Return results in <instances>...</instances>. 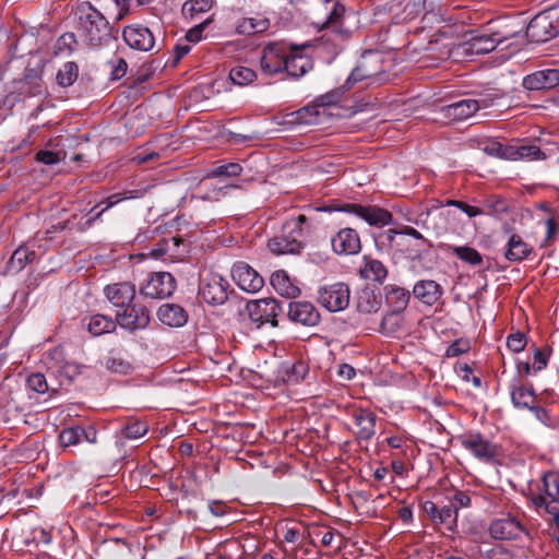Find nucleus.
I'll return each instance as SVG.
<instances>
[{
    "mask_svg": "<svg viewBox=\"0 0 559 559\" xmlns=\"http://www.w3.org/2000/svg\"><path fill=\"white\" fill-rule=\"evenodd\" d=\"M76 29L82 40L92 48L107 45L112 38V26L91 2H79L73 8Z\"/></svg>",
    "mask_w": 559,
    "mask_h": 559,
    "instance_id": "nucleus-1",
    "label": "nucleus"
},
{
    "mask_svg": "<svg viewBox=\"0 0 559 559\" xmlns=\"http://www.w3.org/2000/svg\"><path fill=\"white\" fill-rule=\"evenodd\" d=\"M314 212H345L353 214L370 226L383 227L392 223V214L378 205H362L358 203H343L335 206H323V209H316Z\"/></svg>",
    "mask_w": 559,
    "mask_h": 559,
    "instance_id": "nucleus-2",
    "label": "nucleus"
},
{
    "mask_svg": "<svg viewBox=\"0 0 559 559\" xmlns=\"http://www.w3.org/2000/svg\"><path fill=\"white\" fill-rule=\"evenodd\" d=\"M316 209L317 207L309 210L310 215L299 214L296 217L287 219L282 227V231L285 233V237H288L289 240H292V243H295L299 250L305 247L307 240L316 229V225L313 223V214L317 213L313 210Z\"/></svg>",
    "mask_w": 559,
    "mask_h": 559,
    "instance_id": "nucleus-3",
    "label": "nucleus"
},
{
    "mask_svg": "<svg viewBox=\"0 0 559 559\" xmlns=\"http://www.w3.org/2000/svg\"><path fill=\"white\" fill-rule=\"evenodd\" d=\"M457 441L479 461L490 462L499 455V447L478 431L462 433Z\"/></svg>",
    "mask_w": 559,
    "mask_h": 559,
    "instance_id": "nucleus-4",
    "label": "nucleus"
},
{
    "mask_svg": "<svg viewBox=\"0 0 559 559\" xmlns=\"http://www.w3.org/2000/svg\"><path fill=\"white\" fill-rule=\"evenodd\" d=\"M229 283L217 273H207L201 280L199 286L200 297L209 305L219 306L227 301Z\"/></svg>",
    "mask_w": 559,
    "mask_h": 559,
    "instance_id": "nucleus-5",
    "label": "nucleus"
},
{
    "mask_svg": "<svg viewBox=\"0 0 559 559\" xmlns=\"http://www.w3.org/2000/svg\"><path fill=\"white\" fill-rule=\"evenodd\" d=\"M350 292L345 283L322 286L318 292V301L331 312L344 310L349 304Z\"/></svg>",
    "mask_w": 559,
    "mask_h": 559,
    "instance_id": "nucleus-6",
    "label": "nucleus"
},
{
    "mask_svg": "<svg viewBox=\"0 0 559 559\" xmlns=\"http://www.w3.org/2000/svg\"><path fill=\"white\" fill-rule=\"evenodd\" d=\"M287 47L283 43H270L262 49L260 66L266 75L284 72Z\"/></svg>",
    "mask_w": 559,
    "mask_h": 559,
    "instance_id": "nucleus-7",
    "label": "nucleus"
},
{
    "mask_svg": "<svg viewBox=\"0 0 559 559\" xmlns=\"http://www.w3.org/2000/svg\"><path fill=\"white\" fill-rule=\"evenodd\" d=\"M247 311L251 321L262 325L271 323L277 325L276 317L282 311L280 304L274 298H263L247 304Z\"/></svg>",
    "mask_w": 559,
    "mask_h": 559,
    "instance_id": "nucleus-8",
    "label": "nucleus"
},
{
    "mask_svg": "<svg viewBox=\"0 0 559 559\" xmlns=\"http://www.w3.org/2000/svg\"><path fill=\"white\" fill-rule=\"evenodd\" d=\"M525 34L532 43H545L557 36L558 25L547 12H543L531 20Z\"/></svg>",
    "mask_w": 559,
    "mask_h": 559,
    "instance_id": "nucleus-9",
    "label": "nucleus"
},
{
    "mask_svg": "<svg viewBox=\"0 0 559 559\" xmlns=\"http://www.w3.org/2000/svg\"><path fill=\"white\" fill-rule=\"evenodd\" d=\"M176 289V280L169 272H156L151 274L145 285L141 287V294L154 299L169 297Z\"/></svg>",
    "mask_w": 559,
    "mask_h": 559,
    "instance_id": "nucleus-10",
    "label": "nucleus"
},
{
    "mask_svg": "<svg viewBox=\"0 0 559 559\" xmlns=\"http://www.w3.org/2000/svg\"><path fill=\"white\" fill-rule=\"evenodd\" d=\"M491 537L495 539H521L528 536V531L515 516L507 515L491 522L489 526Z\"/></svg>",
    "mask_w": 559,
    "mask_h": 559,
    "instance_id": "nucleus-11",
    "label": "nucleus"
},
{
    "mask_svg": "<svg viewBox=\"0 0 559 559\" xmlns=\"http://www.w3.org/2000/svg\"><path fill=\"white\" fill-rule=\"evenodd\" d=\"M116 320L122 329L142 330L150 323V312L146 307L132 302L130 307L116 310Z\"/></svg>",
    "mask_w": 559,
    "mask_h": 559,
    "instance_id": "nucleus-12",
    "label": "nucleus"
},
{
    "mask_svg": "<svg viewBox=\"0 0 559 559\" xmlns=\"http://www.w3.org/2000/svg\"><path fill=\"white\" fill-rule=\"evenodd\" d=\"M231 276L238 287L247 293H257L264 285L263 277L246 262L235 263Z\"/></svg>",
    "mask_w": 559,
    "mask_h": 559,
    "instance_id": "nucleus-13",
    "label": "nucleus"
},
{
    "mask_svg": "<svg viewBox=\"0 0 559 559\" xmlns=\"http://www.w3.org/2000/svg\"><path fill=\"white\" fill-rule=\"evenodd\" d=\"M103 292L106 300L117 310L130 307L136 294L135 285L130 282L108 284Z\"/></svg>",
    "mask_w": 559,
    "mask_h": 559,
    "instance_id": "nucleus-14",
    "label": "nucleus"
},
{
    "mask_svg": "<svg viewBox=\"0 0 559 559\" xmlns=\"http://www.w3.org/2000/svg\"><path fill=\"white\" fill-rule=\"evenodd\" d=\"M331 246L338 255L357 254L361 249L360 236L356 229L345 227L332 236Z\"/></svg>",
    "mask_w": 559,
    "mask_h": 559,
    "instance_id": "nucleus-15",
    "label": "nucleus"
},
{
    "mask_svg": "<svg viewBox=\"0 0 559 559\" xmlns=\"http://www.w3.org/2000/svg\"><path fill=\"white\" fill-rule=\"evenodd\" d=\"M356 429L353 431L358 441H369L376 435L377 415L367 408L354 407L350 411Z\"/></svg>",
    "mask_w": 559,
    "mask_h": 559,
    "instance_id": "nucleus-16",
    "label": "nucleus"
},
{
    "mask_svg": "<svg viewBox=\"0 0 559 559\" xmlns=\"http://www.w3.org/2000/svg\"><path fill=\"white\" fill-rule=\"evenodd\" d=\"M122 37L129 47L140 51H150L155 44L153 33L147 27L139 24L126 26Z\"/></svg>",
    "mask_w": 559,
    "mask_h": 559,
    "instance_id": "nucleus-17",
    "label": "nucleus"
},
{
    "mask_svg": "<svg viewBox=\"0 0 559 559\" xmlns=\"http://www.w3.org/2000/svg\"><path fill=\"white\" fill-rule=\"evenodd\" d=\"M429 119L436 123L450 124L472 118L480 107H429Z\"/></svg>",
    "mask_w": 559,
    "mask_h": 559,
    "instance_id": "nucleus-18",
    "label": "nucleus"
},
{
    "mask_svg": "<svg viewBox=\"0 0 559 559\" xmlns=\"http://www.w3.org/2000/svg\"><path fill=\"white\" fill-rule=\"evenodd\" d=\"M503 39L504 37H501L498 33L491 35H476L462 43L460 48L465 55H485L495 50L498 44L502 43Z\"/></svg>",
    "mask_w": 559,
    "mask_h": 559,
    "instance_id": "nucleus-19",
    "label": "nucleus"
},
{
    "mask_svg": "<svg viewBox=\"0 0 559 559\" xmlns=\"http://www.w3.org/2000/svg\"><path fill=\"white\" fill-rule=\"evenodd\" d=\"M287 314L290 321L305 326H316L320 322L319 311L308 301H290Z\"/></svg>",
    "mask_w": 559,
    "mask_h": 559,
    "instance_id": "nucleus-20",
    "label": "nucleus"
},
{
    "mask_svg": "<svg viewBox=\"0 0 559 559\" xmlns=\"http://www.w3.org/2000/svg\"><path fill=\"white\" fill-rule=\"evenodd\" d=\"M523 87L528 91L550 90L559 85V69L538 70L523 78Z\"/></svg>",
    "mask_w": 559,
    "mask_h": 559,
    "instance_id": "nucleus-21",
    "label": "nucleus"
},
{
    "mask_svg": "<svg viewBox=\"0 0 559 559\" xmlns=\"http://www.w3.org/2000/svg\"><path fill=\"white\" fill-rule=\"evenodd\" d=\"M83 440L95 444L97 442V431L93 427L74 426L64 428L59 433V442L61 447H72L80 444Z\"/></svg>",
    "mask_w": 559,
    "mask_h": 559,
    "instance_id": "nucleus-22",
    "label": "nucleus"
},
{
    "mask_svg": "<svg viewBox=\"0 0 559 559\" xmlns=\"http://www.w3.org/2000/svg\"><path fill=\"white\" fill-rule=\"evenodd\" d=\"M370 74L366 73L361 67H357L353 70L350 75L348 76L346 83L335 90H332L328 92L324 95L319 96L314 99L312 105H337L342 102V96L345 93V91L349 90L352 82H359L367 78H369Z\"/></svg>",
    "mask_w": 559,
    "mask_h": 559,
    "instance_id": "nucleus-23",
    "label": "nucleus"
},
{
    "mask_svg": "<svg viewBox=\"0 0 559 559\" xmlns=\"http://www.w3.org/2000/svg\"><path fill=\"white\" fill-rule=\"evenodd\" d=\"M511 402L515 408L530 409L536 403H540V399L534 392L532 384L526 385L520 382H513L510 385Z\"/></svg>",
    "mask_w": 559,
    "mask_h": 559,
    "instance_id": "nucleus-24",
    "label": "nucleus"
},
{
    "mask_svg": "<svg viewBox=\"0 0 559 559\" xmlns=\"http://www.w3.org/2000/svg\"><path fill=\"white\" fill-rule=\"evenodd\" d=\"M313 68V62L307 55L300 50L287 51L285 58L284 71L288 76L300 78Z\"/></svg>",
    "mask_w": 559,
    "mask_h": 559,
    "instance_id": "nucleus-25",
    "label": "nucleus"
},
{
    "mask_svg": "<svg viewBox=\"0 0 559 559\" xmlns=\"http://www.w3.org/2000/svg\"><path fill=\"white\" fill-rule=\"evenodd\" d=\"M308 373V366L302 360H287L280 365L277 378L287 384H297Z\"/></svg>",
    "mask_w": 559,
    "mask_h": 559,
    "instance_id": "nucleus-26",
    "label": "nucleus"
},
{
    "mask_svg": "<svg viewBox=\"0 0 559 559\" xmlns=\"http://www.w3.org/2000/svg\"><path fill=\"white\" fill-rule=\"evenodd\" d=\"M359 275L366 281L382 283L388 276V269L380 260L364 255Z\"/></svg>",
    "mask_w": 559,
    "mask_h": 559,
    "instance_id": "nucleus-27",
    "label": "nucleus"
},
{
    "mask_svg": "<svg viewBox=\"0 0 559 559\" xmlns=\"http://www.w3.org/2000/svg\"><path fill=\"white\" fill-rule=\"evenodd\" d=\"M442 287L435 281L424 280L414 285L413 294L421 302L431 306L442 296Z\"/></svg>",
    "mask_w": 559,
    "mask_h": 559,
    "instance_id": "nucleus-28",
    "label": "nucleus"
},
{
    "mask_svg": "<svg viewBox=\"0 0 559 559\" xmlns=\"http://www.w3.org/2000/svg\"><path fill=\"white\" fill-rule=\"evenodd\" d=\"M159 321L168 326L178 328L186 324L188 316L185 309L175 304H164L157 312Z\"/></svg>",
    "mask_w": 559,
    "mask_h": 559,
    "instance_id": "nucleus-29",
    "label": "nucleus"
},
{
    "mask_svg": "<svg viewBox=\"0 0 559 559\" xmlns=\"http://www.w3.org/2000/svg\"><path fill=\"white\" fill-rule=\"evenodd\" d=\"M533 252V247L516 234H513L506 247L504 258L510 262H520L530 257Z\"/></svg>",
    "mask_w": 559,
    "mask_h": 559,
    "instance_id": "nucleus-30",
    "label": "nucleus"
},
{
    "mask_svg": "<svg viewBox=\"0 0 559 559\" xmlns=\"http://www.w3.org/2000/svg\"><path fill=\"white\" fill-rule=\"evenodd\" d=\"M385 302L391 310L404 311L409 302L411 293L408 289L395 284L384 286Z\"/></svg>",
    "mask_w": 559,
    "mask_h": 559,
    "instance_id": "nucleus-31",
    "label": "nucleus"
},
{
    "mask_svg": "<svg viewBox=\"0 0 559 559\" xmlns=\"http://www.w3.org/2000/svg\"><path fill=\"white\" fill-rule=\"evenodd\" d=\"M271 285L281 295L287 298H296L300 294V289L293 283L288 274L278 270L271 275Z\"/></svg>",
    "mask_w": 559,
    "mask_h": 559,
    "instance_id": "nucleus-32",
    "label": "nucleus"
},
{
    "mask_svg": "<svg viewBox=\"0 0 559 559\" xmlns=\"http://www.w3.org/2000/svg\"><path fill=\"white\" fill-rule=\"evenodd\" d=\"M319 107H298L285 115V124H314L319 122Z\"/></svg>",
    "mask_w": 559,
    "mask_h": 559,
    "instance_id": "nucleus-33",
    "label": "nucleus"
},
{
    "mask_svg": "<svg viewBox=\"0 0 559 559\" xmlns=\"http://www.w3.org/2000/svg\"><path fill=\"white\" fill-rule=\"evenodd\" d=\"M87 331L93 336H100L116 330L117 320L104 314H94L84 320Z\"/></svg>",
    "mask_w": 559,
    "mask_h": 559,
    "instance_id": "nucleus-34",
    "label": "nucleus"
},
{
    "mask_svg": "<svg viewBox=\"0 0 559 559\" xmlns=\"http://www.w3.org/2000/svg\"><path fill=\"white\" fill-rule=\"evenodd\" d=\"M344 12V5L336 3L325 22L326 27L331 31V35L341 41H344L349 37V32L345 29L341 23Z\"/></svg>",
    "mask_w": 559,
    "mask_h": 559,
    "instance_id": "nucleus-35",
    "label": "nucleus"
},
{
    "mask_svg": "<svg viewBox=\"0 0 559 559\" xmlns=\"http://www.w3.org/2000/svg\"><path fill=\"white\" fill-rule=\"evenodd\" d=\"M511 160H542L546 159V154L535 144H515L511 145Z\"/></svg>",
    "mask_w": 559,
    "mask_h": 559,
    "instance_id": "nucleus-36",
    "label": "nucleus"
},
{
    "mask_svg": "<svg viewBox=\"0 0 559 559\" xmlns=\"http://www.w3.org/2000/svg\"><path fill=\"white\" fill-rule=\"evenodd\" d=\"M242 173V167L238 163H227L224 165L212 168L201 181V187H209L210 180L219 177H239Z\"/></svg>",
    "mask_w": 559,
    "mask_h": 559,
    "instance_id": "nucleus-37",
    "label": "nucleus"
},
{
    "mask_svg": "<svg viewBox=\"0 0 559 559\" xmlns=\"http://www.w3.org/2000/svg\"><path fill=\"white\" fill-rule=\"evenodd\" d=\"M270 26L269 20L264 17H243L238 21L236 32L240 35H254L265 32Z\"/></svg>",
    "mask_w": 559,
    "mask_h": 559,
    "instance_id": "nucleus-38",
    "label": "nucleus"
},
{
    "mask_svg": "<svg viewBox=\"0 0 559 559\" xmlns=\"http://www.w3.org/2000/svg\"><path fill=\"white\" fill-rule=\"evenodd\" d=\"M214 5V0H187L181 8L185 19L194 21L203 13H207Z\"/></svg>",
    "mask_w": 559,
    "mask_h": 559,
    "instance_id": "nucleus-39",
    "label": "nucleus"
},
{
    "mask_svg": "<svg viewBox=\"0 0 559 559\" xmlns=\"http://www.w3.org/2000/svg\"><path fill=\"white\" fill-rule=\"evenodd\" d=\"M36 254L34 251L26 247L17 248L11 255L9 261V269L12 272H19L23 270L28 263L35 259Z\"/></svg>",
    "mask_w": 559,
    "mask_h": 559,
    "instance_id": "nucleus-40",
    "label": "nucleus"
},
{
    "mask_svg": "<svg viewBox=\"0 0 559 559\" xmlns=\"http://www.w3.org/2000/svg\"><path fill=\"white\" fill-rule=\"evenodd\" d=\"M79 76V66L74 61H68L62 64L56 74L58 85L67 87L71 86Z\"/></svg>",
    "mask_w": 559,
    "mask_h": 559,
    "instance_id": "nucleus-41",
    "label": "nucleus"
},
{
    "mask_svg": "<svg viewBox=\"0 0 559 559\" xmlns=\"http://www.w3.org/2000/svg\"><path fill=\"white\" fill-rule=\"evenodd\" d=\"M403 326L402 311L391 310L382 317L380 331L392 335L399 332Z\"/></svg>",
    "mask_w": 559,
    "mask_h": 559,
    "instance_id": "nucleus-42",
    "label": "nucleus"
},
{
    "mask_svg": "<svg viewBox=\"0 0 559 559\" xmlns=\"http://www.w3.org/2000/svg\"><path fill=\"white\" fill-rule=\"evenodd\" d=\"M269 249L276 254H295L299 253L300 250L292 243L288 237H285V233L282 231L280 236L272 238L267 243Z\"/></svg>",
    "mask_w": 559,
    "mask_h": 559,
    "instance_id": "nucleus-43",
    "label": "nucleus"
},
{
    "mask_svg": "<svg viewBox=\"0 0 559 559\" xmlns=\"http://www.w3.org/2000/svg\"><path fill=\"white\" fill-rule=\"evenodd\" d=\"M450 250L462 261L471 265H480L483 263L481 254L468 246H451Z\"/></svg>",
    "mask_w": 559,
    "mask_h": 559,
    "instance_id": "nucleus-44",
    "label": "nucleus"
},
{
    "mask_svg": "<svg viewBox=\"0 0 559 559\" xmlns=\"http://www.w3.org/2000/svg\"><path fill=\"white\" fill-rule=\"evenodd\" d=\"M230 80L238 85H248L257 79L254 70L243 66L234 67L229 72Z\"/></svg>",
    "mask_w": 559,
    "mask_h": 559,
    "instance_id": "nucleus-45",
    "label": "nucleus"
},
{
    "mask_svg": "<svg viewBox=\"0 0 559 559\" xmlns=\"http://www.w3.org/2000/svg\"><path fill=\"white\" fill-rule=\"evenodd\" d=\"M457 521V512L455 507L451 503L440 507L439 513L437 515V521L435 523L442 524L447 530L453 531L456 526Z\"/></svg>",
    "mask_w": 559,
    "mask_h": 559,
    "instance_id": "nucleus-46",
    "label": "nucleus"
},
{
    "mask_svg": "<svg viewBox=\"0 0 559 559\" xmlns=\"http://www.w3.org/2000/svg\"><path fill=\"white\" fill-rule=\"evenodd\" d=\"M135 198H139V193L138 191H127V192H122V193H115V194H111L110 197H108L106 199V206L99 211L97 214H95V216L91 217L87 223L88 225L93 224L96 219H98L100 217V215L107 211L108 209L117 205L118 203H120L121 201L123 200H129V199H135Z\"/></svg>",
    "mask_w": 559,
    "mask_h": 559,
    "instance_id": "nucleus-47",
    "label": "nucleus"
},
{
    "mask_svg": "<svg viewBox=\"0 0 559 559\" xmlns=\"http://www.w3.org/2000/svg\"><path fill=\"white\" fill-rule=\"evenodd\" d=\"M104 366L107 370L112 372L127 373L130 369V365L126 361L119 353L111 350L109 355L104 359Z\"/></svg>",
    "mask_w": 559,
    "mask_h": 559,
    "instance_id": "nucleus-48",
    "label": "nucleus"
},
{
    "mask_svg": "<svg viewBox=\"0 0 559 559\" xmlns=\"http://www.w3.org/2000/svg\"><path fill=\"white\" fill-rule=\"evenodd\" d=\"M483 151L489 156L511 160V145H503L500 142L490 141L485 144Z\"/></svg>",
    "mask_w": 559,
    "mask_h": 559,
    "instance_id": "nucleus-49",
    "label": "nucleus"
},
{
    "mask_svg": "<svg viewBox=\"0 0 559 559\" xmlns=\"http://www.w3.org/2000/svg\"><path fill=\"white\" fill-rule=\"evenodd\" d=\"M148 431V426L145 421L142 420H130L126 424L122 430V435L127 439H139L146 435Z\"/></svg>",
    "mask_w": 559,
    "mask_h": 559,
    "instance_id": "nucleus-50",
    "label": "nucleus"
},
{
    "mask_svg": "<svg viewBox=\"0 0 559 559\" xmlns=\"http://www.w3.org/2000/svg\"><path fill=\"white\" fill-rule=\"evenodd\" d=\"M181 243L180 237H171L169 239H164L163 241L157 243L156 248H153L150 252V255L155 259L163 258L168 254L170 251L179 247Z\"/></svg>",
    "mask_w": 559,
    "mask_h": 559,
    "instance_id": "nucleus-51",
    "label": "nucleus"
},
{
    "mask_svg": "<svg viewBox=\"0 0 559 559\" xmlns=\"http://www.w3.org/2000/svg\"><path fill=\"white\" fill-rule=\"evenodd\" d=\"M543 487L546 496L552 500H559V475L547 473L543 477Z\"/></svg>",
    "mask_w": 559,
    "mask_h": 559,
    "instance_id": "nucleus-52",
    "label": "nucleus"
},
{
    "mask_svg": "<svg viewBox=\"0 0 559 559\" xmlns=\"http://www.w3.org/2000/svg\"><path fill=\"white\" fill-rule=\"evenodd\" d=\"M27 388L36 393L44 394L48 391V384L43 373H32L26 379Z\"/></svg>",
    "mask_w": 559,
    "mask_h": 559,
    "instance_id": "nucleus-53",
    "label": "nucleus"
},
{
    "mask_svg": "<svg viewBox=\"0 0 559 559\" xmlns=\"http://www.w3.org/2000/svg\"><path fill=\"white\" fill-rule=\"evenodd\" d=\"M471 349V344L468 340L459 338L455 340L452 344H450L445 350V357L453 358L459 357L462 354L467 353Z\"/></svg>",
    "mask_w": 559,
    "mask_h": 559,
    "instance_id": "nucleus-54",
    "label": "nucleus"
},
{
    "mask_svg": "<svg viewBox=\"0 0 559 559\" xmlns=\"http://www.w3.org/2000/svg\"><path fill=\"white\" fill-rule=\"evenodd\" d=\"M212 22H213V14L207 16L206 19H204L202 22L195 24L193 27H191L186 34V39L190 43L200 41L202 39L203 31Z\"/></svg>",
    "mask_w": 559,
    "mask_h": 559,
    "instance_id": "nucleus-55",
    "label": "nucleus"
},
{
    "mask_svg": "<svg viewBox=\"0 0 559 559\" xmlns=\"http://www.w3.org/2000/svg\"><path fill=\"white\" fill-rule=\"evenodd\" d=\"M527 340L523 332L516 331L507 337V346L513 353L522 352L526 346Z\"/></svg>",
    "mask_w": 559,
    "mask_h": 559,
    "instance_id": "nucleus-56",
    "label": "nucleus"
},
{
    "mask_svg": "<svg viewBox=\"0 0 559 559\" xmlns=\"http://www.w3.org/2000/svg\"><path fill=\"white\" fill-rule=\"evenodd\" d=\"M213 559H254V557L248 555L239 545H237L236 551H231L227 547H223L217 550Z\"/></svg>",
    "mask_w": 559,
    "mask_h": 559,
    "instance_id": "nucleus-57",
    "label": "nucleus"
},
{
    "mask_svg": "<svg viewBox=\"0 0 559 559\" xmlns=\"http://www.w3.org/2000/svg\"><path fill=\"white\" fill-rule=\"evenodd\" d=\"M455 371L464 382H472L475 388L481 385L480 378L473 374V369L467 364L456 365Z\"/></svg>",
    "mask_w": 559,
    "mask_h": 559,
    "instance_id": "nucleus-58",
    "label": "nucleus"
},
{
    "mask_svg": "<svg viewBox=\"0 0 559 559\" xmlns=\"http://www.w3.org/2000/svg\"><path fill=\"white\" fill-rule=\"evenodd\" d=\"M549 353L546 349L536 348L532 358V369L534 373L544 370L548 364Z\"/></svg>",
    "mask_w": 559,
    "mask_h": 559,
    "instance_id": "nucleus-59",
    "label": "nucleus"
},
{
    "mask_svg": "<svg viewBox=\"0 0 559 559\" xmlns=\"http://www.w3.org/2000/svg\"><path fill=\"white\" fill-rule=\"evenodd\" d=\"M528 411L533 412L535 418L546 427L554 428L556 426V421L551 418L548 411L540 406V403H536Z\"/></svg>",
    "mask_w": 559,
    "mask_h": 559,
    "instance_id": "nucleus-60",
    "label": "nucleus"
},
{
    "mask_svg": "<svg viewBox=\"0 0 559 559\" xmlns=\"http://www.w3.org/2000/svg\"><path fill=\"white\" fill-rule=\"evenodd\" d=\"M76 46V36L74 33H64L57 40V49L58 51H69L72 52Z\"/></svg>",
    "mask_w": 559,
    "mask_h": 559,
    "instance_id": "nucleus-61",
    "label": "nucleus"
},
{
    "mask_svg": "<svg viewBox=\"0 0 559 559\" xmlns=\"http://www.w3.org/2000/svg\"><path fill=\"white\" fill-rule=\"evenodd\" d=\"M32 539L36 544L50 545L52 536L50 531L39 526L32 530Z\"/></svg>",
    "mask_w": 559,
    "mask_h": 559,
    "instance_id": "nucleus-62",
    "label": "nucleus"
},
{
    "mask_svg": "<svg viewBox=\"0 0 559 559\" xmlns=\"http://www.w3.org/2000/svg\"><path fill=\"white\" fill-rule=\"evenodd\" d=\"M36 160L45 165H55L61 160L59 153L41 150L36 154Z\"/></svg>",
    "mask_w": 559,
    "mask_h": 559,
    "instance_id": "nucleus-63",
    "label": "nucleus"
},
{
    "mask_svg": "<svg viewBox=\"0 0 559 559\" xmlns=\"http://www.w3.org/2000/svg\"><path fill=\"white\" fill-rule=\"evenodd\" d=\"M547 234H546V241L554 240L558 234H559V219L555 216H551L546 219L545 222Z\"/></svg>",
    "mask_w": 559,
    "mask_h": 559,
    "instance_id": "nucleus-64",
    "label": "nucleus"
}]
</instances>
